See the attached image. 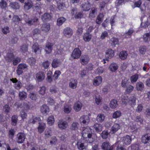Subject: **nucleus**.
<instances>
[{
	"instance_id": "38",
	"label": "nucleus",
	"mask_w": 150,
	"mask_h": 150,
	"mask_svg": "<svg viewBox=\"0 0 150 150\" xmlns=\"http://www.w3.org/2000/svg\"><path fill=\"white\" fill-rule=\"evenodd\" d=\"M66 21V19L63 17L58 18L57 20V25L58 26L61 25Z\"/></svg>"
},
{
	"instance_id": "8",
	"label": "nucleus",
	"mask_w": 150,
	"mask_h": 150,
	"mask_svg": "<svg viewBox=\"0 0 150 150\" xmlns=\"http://www.w3.org/2000/svg\"><path fill=\"white\" fill-rule=\"evenodd\" d=\"M36 78L38 82H41L45 79V74L44 72L40 71L38 72L36 75Z\"/></svg>"
},
{
	"instance_id": "12",
	"label": "nucleus",
	"mask_w": 150,
	"mask_h": 150,
	"mask_svg": "<svg viewBox=\"0 0 150 150\" xmlns=\"http://www.w3.org/2000/svg\"><path fill=\"white\" fill-rule=\"evenodd\" d=\"M53 44L50 42L47 43L45 48V51L46 54H50L52 52L53 50Z\"/></svg>"
},
{
	"instance_id": "1",
	"label": "nucleus",
	"mask_w": 150,
	"mask_h": 150,
	"mask_svg": "<svg viewBox=\"0 0 150 150\" xmlns=\"http://www.w3.org/2000/svg\"><path fill=\"white\" fill-rule=\"evenodd\" d=\"M93 130L90 127H87L82 131V136L87 143H92L94 139L93 137Z\"/></svg>"
},
{
	"instance_id": "25",
	"label": "nucleus",
	"mask_w": 150,
	"mask_h": 150,
	"mask_svg": "<svg viewBox=\"0 0 150 150\" xmlns=\"http://www.w3.org/2000/svg\"><path fill=\"white\" fill-rule=\"evenodd\" d=\"M92 37L91 34L88 33H85L83 36V39L85 42H89L91 40Z\"/></svg>"
},
{
	"instance_id": "32",
	"label": "nucleus",
	"mask_w": 150,
	"mask_h": 150,
	"mask_svg": "<svg viewBox=\"0 0 150 150\" xmlns=\"http://www.w3.org/2000/svg\"><path fill=\"white\" fill-rule=\"evenodd\" d=\"M8 146H9L8 144H6L5 142L4 141H0V150H7V147Z\"/></svg>"
},
{
	"instance_id": "64",
	"label": "nucleus",
	"mask_w": 150,
	"mask_h": 150,
	"mask_svg": "<svg viewBox=\"0 0 150 150\" xmlns=\"http://www.w3.org/2000/svg\"><path fill=\"white\" fill-rule=\"evenodd\" d=\"M109 135V133L107 131H103L101 133V136L103 139H106Z\"/></svg>"
},
{
	"instance_id": "42",
	"label": "nucleus",
	"mask_w": 150,
	"mask_h": 150,
	"mask_svg": "<svg viewBox=\"0 0 150 150\" xmlns=\"http://www.w3.org/2000/svg\"><path fill=\"white\" fill-rule=\"evenodd\" d=\"M74 83L72 82H70L69 83V87L72 89H74L76 88L78 84V81L76 79H74Z\"/></svg>"
},
{
	"instance_id": "21",
	"label": "nucleus",
	"mask_w": 150,
	"mask_h": 150,
	"mask_svg": "<svg viewBox=\"0 0 150 150\" xmlns=\"http://www.w3.org/2000/svg\"><path fill=\"white\" fill-rule=\"evenodd\" d=\"M50 25L49 23H44L41 28V30L45 32H48L50 29Z\"/></svg>"
},
{
	"instance_id": "33",
	"label": "nucleus",
	"mask_w": 150,
	"mask_h": 150,
	"mask_svg": "<svg viewBox=\"0 0 150 150\" xmlns=\"http://www.w3.org/2000/svg\"><path fill=\"white\" fill-rule=\"evenodd\" d=\"M118 68L117 64L114 62L111 63L109 67V69L110 71L112 72H115Z\"/></svg>"
},
{
	"instance_id": "6",
	"label": "nucleus",
	"mask_w": 150,
	"mask_h": 150,
	"mask_svg": "<svg viewBox=\"0 0 150 150\" xmlns=\"http://www.w3.org/2000/svg\"><path fill=\"white\" fill-rule=\"evenodd\" d=\"M26 23L28 25H37L39 23V19L37 17H34L30 20L25 21Z\"/></svg>"
},
{
	"instance_id": "58",
	"label": "nucleus",
	"mask_w": 150,
	"mask_h": 150,
	"mask_svg": "<svg viewBox=\"0 0 150 150\" xmlns=\"http://www.w3.org/2000/svg\"><path fill=\"white\" fill-rule=\"evenodd\" d=\"M27 61L31 66H33L35 64L36 60L35 58L33 57H31L28 59Z\"/></svg>"
},
{
	"instance_id": "46",
	"label": "nucleus",
	"mask_w": 150,
	"mask_h": 150,
	"mask_svg": "<svg viewBox=\"0 0 150 150\" xmlns=\"http://www.w3.org/2000/svg\"><path fill=\"white\" fill-rule=\"evenodd\" d=\"M139 78V75L137 74H136L131 76L130 77L131 82L132 83L136 82Z\"/></svg>"
},
{
	"instance_id": "47",
	"label": "nucleus",
	"mask_w": 150,
	"mask_h": 150,
	"mask_svg": "<svg viewBox=\"0 0 150 150\" xmlns=\"http://www.w3.org/2000/svg\"><path fill=\"white\" fill-rule=\"evenodd\" d=\"M47 123L50 126L52 125L54 122V117L52 116H50L47 118Z\"/></svg>"
},
{
	"instance_id": "4",
	"label": "nucleus",
	"mask_w": 150,
	"mask_h": 150,
	"mask_svg": "<svg viewBox=\"0 0 150 150\" xmlns=\"http://www.w3.org/2000/svg\"><path fill=\"white\" fill-rule=\"evenodd\" d=\"M81 52L79 48H75L71 54V57L74 59H78L80 58Z\"/></svg>"
},
{
	"instance_id": "10",
	"label": "nucleus",
	"mask_w": 150,
	"mask_h": 150,
	"mask_svg": "<svg viewBox=\"0 0 150 150\" xmlns=\"http://www.w3.org/2000/svg\"><path fill=\"white\" fill-rule=\"evenodd\" d=\"M106 60L109 61V59H111L114 55V51L111 49L107 50L105 52Z\"/></svg>"
},
{
	"instance_id": "18",
	"label": "nucleus",
	"mask_w": 150,
	"mask_h": 150,
	"mask_svg": "<svg viewBox=\"0 0 150 150\" xmlns=\"http://www.w3.org/2000/svg\"><path fill=\"white\" fill-rule=\"evenodd\" d=\"M102 149L104 150H113V147L110 146V143L108 142H105L103 143L101 145Z\"/></svg>"
},
{
	"instance_id": "30",
	"label": "nucleus",
	"mask_w": 150,
	"mask_h": 150,
	"mask_svg": "<svg viewBox=\"0 0 150 150\" xmlns=\"http://www.w3.org/2000/svg\"><path fill=\"white\" fill-rule=\"evenodd\" d=\"M89 60V59L88 56L86 55H84L81 59V62L83 65H85L88 63Z\"/></svg>"
},
{
	"instance_id": "53",
	"label": "nucleus",
	"mask_w": 150,
	"mask_h": 150,
	"mask_svg": "<svg viewBox=\"0 0 150 150\" xmlns=\"http://www.w3.org/2000/svg\"><path fill=\"white\" fill-rule=\"evenodd\" d=\"M143 39L145 42L150 41V33L144 34L143 35Z\"/></svg>"
},
{
	"instance_id": "15",
	"label": "nucleus",
	"mask_w": 150,
	"mask_h": 150,
	"mask_svg": "<svg viewBox=\"0 0 150 150\" xmlns=\"http://www.w3.org/2000/svg\"><path fill=\"white\" fill-rule=\"evenodd\" d=\"M58 126L59 128L61 129H65L68 126V123L65 121L60 120L58 122Z\"/></svg>"
},
{
	"instance_id": "50",
	"label": "nucleus",
	"mask_w": 150,
	"mask_h": 150,
	"mask_svg": "<svg viewBox=\"0 0 150 150\" xmlns=\"http://www.w3.org/2000/svg\"><path fill=\"white\" fill-rule=\"evenodd\" d=\"M45 123L40 124L38 128L39 132L42 133L45 130Z\"/></svg>"
},
{
	"instance_id": "40",
	"label": "nucleus",
	"mask_w": 150,
	"mask_h": 150,
	"mask_svg": "<svg viewBox=\"0 0 150 150\" xmlns=\"http://www.w3.org/2000/svg\"><path fill=\"white\" fill-rule=\"evenodd\" d=\"M52 72L50 71H49L47 74V77L46 80L49 83H51L53 81V78H52Z\"/></svg>"
},
{
	"instance_id": "16",
	"label": "nucleus",
	"mask_w": 150,
	"mask_h": 150,
	"mask_svg": "<svg viewBox=\"0 0 150 150\" xmlns=\"http://www.w3.org/2000/svg\"><path fill=\"white\" fill-rule=\"evenodd\" d=\"M142 142L146 144L150 141V134L146 133L142 135L141 138Z\"/></svg>"
},
{
	"instance_id": "11",
	"label": "nucleus",
	"mask_w": 150,
	"mask_h": 150,
	"mask_svg": "<svg viewBox=\"0 0 150 150\" xmlns=\"http://www.w3.org/2000/svg\"><path fill=\"white\" fill-rule=\"evenodd\" d=\"M72 30L70 27H67L64 28L63 31V33L64 35L67 37L70 38L73 34Z\"/></svg>"
},
{
	"instance_id": "29",
	"label": "nucleus",
	"mask_w": 150,
	"mask_h": 150,
	"mask_svg": "<svg viewBox=\"0 0 150 150\" xmlns=\"http://www.w3.org/2000/svg\"><path fill=\"white\" fill-rule=\"evenodd\" d=\"M41 111L43 114H47L49 112V108L46 105H43L41 108Z\"/></svg>"
},
{
	"instance_id": "57",
	"label": "nucleus",
	"mask_w": 150,
	"mask_h": 150,
	"mask_svg": "<svg viewBox=\"0 0 150 150\" xmlns=\"http://www.w3.org/2000/svg\"><path fill=\"white\" fill-rule=\"evenodd\" d=\"M83 15V13L82 12H76L74 18L76 19H81L82 18Z\"/></svg>"
},
{
	"instance_id": "7",
	"label": "nucleus",
	"mask_w": 150,
	"mask_h": 150,
	"mask_svg": "<svg viewBox=\"0 0 150 150\" xmlns=\"http://www.w3.org/2000/svg\"><path fill=\"white\" fill-rule=\"evenodd\" d=\"M79 122L81 124L86 125L88 124L90 122V119L87 115H83L79 118Z\"/></svg>"
},
{
	"instance_id": "24",
	"label": "nucleus",
	"mask_w": 150,
	"mask_h": 150,
	"mask_svg": "<svg viewBox=\"0 0 150 150\" xmlns=\"http://www.w3.org/2000/svg\"><path fill=\"white\" fill-rule=\"evenodd\" d=\"M128 54L127 52L125 50L121 51L119 54V58L122 60L125 59L127 57Z\"/></svg>"
},
{
	"instance_id": "49",
	"label": "nucleus",
	"mask_w": 150,
	"mask_h": 150,
	"mask_svg": "<svg viewBox=\"0 0 150 150\" xmlns=\"http://www.w3.org/2000/svg\"><path fill=\"white\" fill-rule=\"evenodd\" d=\"M105 119V116L103 114H99L96 117V120L98 122H102Z\"/></svg>"
},
{
	"instance_id": "22",
	"label": "nucleus",
	"mask_w": 150,
	"mask_h": 150,
	"mask_svg": "<svg viewBox=\"0 0 150 150\" xmlns=\"http://www.w3.org/2000/svg\"><path fill=\"white\" fill-rule=\"evenodd\" d=\"M51 17L50 15L47 13H45L42 16L41 19L43 22H47L49 21L51 19Z\"/></svg>"
},
{
	"instance_id": "39",
	"label": "nucleus",
	"mask_w": 150,
	"mask_h": 150,
	"mask_svg": "<svg viewBox=\"0 0 150 150\" xmlns=\"http://www.w3.org/2000/svg\"><path fill=\"white\" fill-rule=\"evenodd\" d=\"M21 19L20 18L18 15H14L13 16L12 21L15 24L18 25L21 21Z\"/></svg>"
},
{
	"instance_id": "55",
	"label": "nucleus",
	"mask_w": 150,
	"mask_h": 150,
	"mask_svg": "<svg viewBox=\"0 0 150 150\" xmlns=\"http://www.w3.org/2000/svg\"><path fill=\"white\" fill-rule=\"evenodd\" d=\"M76 145L78 148L79 150H83L85 148V146H84V143H81L79 141L77 142Z\"/></svg>"
},
{
	"instance_id": "27",
	"label": "nucleus",
	"mask_w": 150,
	"mask_h": 150,
	"mask_svg": "<svg viewBox=\"0 0 150 150\" xmlns=\"http://www.w3.org/2000/svg\"><path fill=\"white\" fill-rule=\"evenodd\" d=\"M118 105L117 100L114 99L111 100L109 104L110 107L112 109H114L116 108Z\"/></svg>"
},
{
	"instance_id": "44",
	"label": "nucleus",
	"mask_w": 150,
	"mask_h": 150,
	"mask_svg": "<svg viewBox=\"0 0 150 150\" xmlns=\"http://www.w3.org/2000/svg\"><path fill=\"white\" fill-rule=\"evenodd\" d=\"M110 43L112 46H115L118 44L119 40L117 38L113 37L110 40Z\"/></svg>"
},
{
	"instance_id": "43",
	"label": "nucleus",
	"mask_w": 150,
	"mask_h": 150,
	"mask_svg": "<svg viewBox=\"0 0 150 150\" xmlns=\"http://www.w3.org/2000/svg\"><path fill=\"white\" fill-rule=\"evenodd\" d=\"M18 116L16 115L12 116L11 118V124L12 125L16 126V125L18 120Z\"/></svg>"
},
{
	"instance_id": "9",
	"label": "nucleus",
	"mask_w": 150,
	"mask_h": 150,
	"mask_svg": "<svg viewBox=\"0 0 150 150\" xmlns=\"http://www.w3.org/2000/svg\"><path fill=\"white\" fill-rule=\"evenodd\" d=\"M121 140L123 144L128 145L131 143L132 139L130 136L127 135L122 137Z\"/></svg>"
},
{
	"instance_id": "5",
	"label": "nucleus",
	"mask_w": 150,
	"mask_h": 150,
	"mask_svg": "<svg viewBox=\"0 0 150 150\" xmlns=\"http://www.w3.org/2000/svg\"><path fill=\"white\" fill-rule=\"evenodd\" d=\"M10 81L14 83V87L17 90H20L22 87V85L21 82L18 80L16 78H13L10 79Z\"/></svg>"
},
{
	"instance_id": "28",
	"label": "nucleus",
	"mask_w": 150,
	"mask_h": 150,
	"mask_svg": "<svg viewBox=\"0 0 150 150\" xmlns=\"http://www.w3.org/2000/svg\"><path fill=\"white\" fill-rule=\"evenodd\" d=\"M82 107V103L79 102L75 103L74 105V109L76 112L79 111L81 109Z\"/></svg>"
},
{
	"instance_id": "48",
	"label": "nucleus",
	"mask_w": 150,
	"mask_h": 150,
	"mask_svg": "<svg viewBox=\"0 0 150 150\" xmlns=\"http://www.w3.org/2000/svg\"><path fill=\"white\" fill-rule=\"evenodd\" d=\"M52 132L51 130L48 129H46L45 132V138L50 137L52 135Z\"/></svg>"
},
{
	"instance_id": "41",
	"label": "nucleus",
	"mask_w": 150,
	"mask_h": 150,
	"mask_svg": "<svg viewBox=\"0 0 150 150\" xmlns=\"http://www.w3.org/2000/svg\"><path fill=\"white\" fill-rule=\"evenodd\" d=\"M21 60V58L18 57L17 56L14 57L12 60V64L14 66H16L19 63Z\"/></svg>"
},
{
	"instance_id": "51",
	"label": "nucleus",
	"mask_w": 150,
	"mask_h": 150,
	"mask_svg": "<svg viewBox=\"0 0 150 150\" xmlns=\"http://www.w3.org/2000/svg\"><path fill=\"white\" fill-rule=\"evenodd\" d=\"M93 127L97 132H100L102 130V127L99 124L96 123L93 125Z\"/></svg>"
},
{
	"instance_id": "3",
	"label": "nucleus",
	"mask_w": 150,
	"mask_h": 150,
	"mask_svg": "<svg viewBox=\"0 0 150 150\" xmlns=\"http://www.w3.org/2000/svg\"><path fill=\"white\" fill-rule=\"evenodd\" d=\"M28 66L26 63H21L19 64L16 70V73L18 76L22 74L23 73V70L28 69Z\"/></svg>"
},
{
	"instance_id": "2",
	"label": "nucleus",
	"mask_w": 150,
	"mask_h": 150,
	"mask_svg": "<svg viewBox=\"0 0 150 150\" xmlns=\"http://www.w3.org/2000/svg\"><path fill=\"white\" fill-rule=\"evenodd\" d=\"M14 50L12 49H9L7 51L4 58L6 61L8 62H12V60L15 56L14 54Z\"/></svg>"
},
{
	"instance_id": "45",
	"label": "nucleus",
	"mask_w": 150,
	"mask_h": 150,
	"mask_svg": "<svg viewBox=\"0 0 150 150\" xmlns=\"http://www.w3.org/2000/svg\"><path fill=\"white\" fill-rule=\"evenodd\" d=\"M136 98L135 96H131L129 99L128 102L130 105H135L136 104Z\"/></svg>"
},
{
	"instance_id": "54",
	"label": "nucleus",
	"mask_w": 150,
	"mask_h": 150,
	"mask_svg": "<svg viewBox=\"0 0 150 150\" xmlns=\"http://www.w3.org/2000/svg\"><path fill=\"white\" fill-rule=\"evenodd\" d=\"M10 6L11 8L13 9H18L20 7L19 4L16 2L11 3Z\"/></svg>"
},
{
	"instance_id": "37",
	"label": "nucleus",
	"mask_w": 150,
	"mask_h": 150,
	"mask_svg": "<svg viewBox=\"0 0 150 150\" xmlns=\"http://www.w3.org/2000/svg\"><path fill=\"white\" fill-rule=\"evenodd\" d=\"M39 46L37 43H35L32 46V51L36 54L38 51L40 52Z\"/></svg>"
},
{
	"instance_id": "19",
	"label": "nucleus",
	"mask_w": 150,
	"mask_h": 150,
	"mask_svg": "<svg viewBox=\"0 0 150 150\" xmlns=\"http://www.w3.org/2000/svg\"><path fill=\"white\" fill-rule=\"evenodd\" d=\"M40 120V117L32 115L31 117L29 118L28 120V123L29 124H34Z\"/></svg>"
},
{
	"instance_id": "17",
	"label": "nucleus",
	"mask_w": 150,
	"mask_h": 150,
	"mask_svg": "<svg viewBox=\"0 0 150 150\" xmlns=\"http://www.w3.org/2000/svg\"><path fill=\"white\" fill-rule=\"evenodd\" d=\"M103 79L101 76H98L96 77L94 79L93 83L95 86H99L102 82Z\"/></svg>"
},
{
	"instance_id": "61",
	"label": "nucleus",
	"mask_w": 150,
	"mask_h": 150,
	"mask_svg": "<svg viewBox=\"0 0 150 150\" xmlns=\"http://www.w3.org/2000/svg\"><path fill=\"white\" fill-rule=\"evenodd\" d=\"M122 103L124 104L127 105L128 102V97L127 96H122Z\"/></svg>"
},
{
	"instance_id": "63",
	"label": "nucleus",
	"mask_w": 150,
	"mask_h": 150,
	"mask_svg": "<svg viewBox=\"0 0 150 150\" xmlns=\"http://www.w3.org/2000/svg\"><path fill=\"white\" fill-rule=\"evenodd\" d=\"M79 124L77 122H74L71 125V129L72 130H77L78 129V125Z\"/></svg>"
},
{
	"instance_id": "60",
	"label": "nucleus",
	"mask_w": 150,
	"mask_h": 150,
	"mask_svg": "<svg viewBox=\"0 0 150 150\" xmlns=\"http://www.w3.org/2000/svg\"><path fill=\"white\" fill-rule=\"evenodd\" d=\"M10 110V108L8 105H5L4 106L3 110L6 114H8Z\"/></svg>"
},
{
	"instance_id": "35",
	"label": "nucleus",
	"mask_w": 150,
	"mask_h": 150,
	"mask_svg": "<svg viewBox=\"0 0 150 150\" xmlns=\"http://www.w3.org/2000/svg\"><path fill=\"white\" fill-rule=\"evenodd\" d=\"M18 96L20 100H23L27 98V93L24 91H20L19 92Z\"/></svg>"
},
{
	"instance_id": "52",
	"label": "nucleus",
	"mask_w": 150,
	"mask_h": 150,
	"mask_svg": "<svg viewBox=\"0 0 150 150\" xmlns=\"http://www.w3.org/2000/svg\"><path fill=\"white\" fill-rule=\"evenodd\" d=\"M61 74V72L59 70L55 71L54 72L53 75L52 76V78L54 81L57 80L60 75Z\"/></svg>"
},
{
	"instance_id": "36",
	"label": "nucleus",
	"mask_w": 150,
	"mask_h": 150,
	"mask_svg": "<svg viewBox=\"0 0 150 150\" xmlns=\"http://www.w3.org/2000/svg\"><path fill=\"white\" fill-rule=\"evenodd\" d=\"M59 60L55 58L53 59L52 63V67L56 68L58 67L60 64Z\"/></svg>"
},
{
	"instance_id": "20",
	"label": "nucleus",
	"mask_w": 150,
	"mask_h": 150,
	"mask_svg": "<svg viewBox=\"0 0 150 150\" xmlns=\"http://www.w3.org/2000/svg\"><path fill=\"white\" fill-rule=\"evenodd\" d=\"M97 8L95 7L92 8L89 14V17L91 18L95 17L97 15Z\"/></svg>"
},
{
	"instance_id": "62",
	"label": "nucleus",
	"mask_w": 150,
	"mask_h": 150,
	"mask_svg": "<svg viewBox=\"0 0 150 150\" xmlns=\"http://www.w3.org/2000/svg\"><path fill=\"white\" fill-rule=\"evenodd\" d=\"M140 145L139 143H135L131 145V150H139Z\"/></svg>"
},
{
	"instance_id": "31",
	"label": "nucleus",
	"mask_w": 150,
	"mask_h": 150,
	"mask_svg": "<svg viewBox=\"0 0 150 150\" xmlns=\"http://www.w3.org/2000/svg\"><path fill=\"white\" fill-rule=\"evenodd\" d=\"M144 83L141 82H137L136 84V88L137 90L138 91H142L144 88Z\"/></svg>"
},
{
	"instance_id": "59",
	"label": "nucleus",
	"mask_w": 150,
	"mask_h": 150,
	"mask_svg": "<svg viewBox=\"0 0 150 150\" xmlns=\"http://www.w3.org/2000/svg\"><path fill=\"white\" fill-rule=\"evenodd\" d=\"M15 131L14 129H11L9 130L8 132V137L11 139H13L14 137Z\"/></svg>"
},
{
	"instance_id": "26",
	"label": "nucleus",
	"mask_w": 150,
	"mask_h": 150,
	"mask_svg": "<svg viewBox=\"0 0 150 150\" xmlns=\"http://www.w3.org/2000/svg\"><path fill=\"white\" fill-rule=\"evenodd\" d=\"M33 5V3L32 1L28 0L27 2H25V3L24 9L26 10H28L32 7Z\"/></svg>"
},
{
	"instance_id": "14",
	"label": "nucleus",
	"mask_w": 150,
	"mask_h": 150,
	"mask_svg": "<svg viewBox=\"0 0 150 150\" xmlns=\"http://www.w3.org/2000/svg\"><path fill=\"white\" fill-rule=\"evenodd\" d=\"M18 139L17 142L18 143H23L25 138V134L22 132H19L17 135Z\"/></svg>"
},
{
	"instance_id": "34",
	"label": "nucleus",
	"mask_w": 150,
	"mask_h": 150,
	"mask_svg": "<svg viewBox=\"0 0 150 150\" xmlns=\"http://www.w3.org/2000/svg\"><path fill=\"white\" fill-rule=\"evenodd\" d=\"M28 47L27 44H24L20 46V51L23 53H26L28 51Z\"/></svg>"
},
{
	"instance_id": "56",
	"label": "nucleus",
	"mask_w": 150,
	"mask_h": 150,
	"mask_svg": "<svg viewBox=\"0 0 150 150\" xmlns=\"http://www.w3.org/2000/svg\"><path fill=\"white\" fill-rule=\"evenodd\" d=\"M122 113L120 110H117L114 112L112 115V117L113 118L116 119L120 117Z\"/></svg>"
},
{
	"instance_id": "23",
	"label": "nucleus",
	"mask_w": 150,
	"mask_h": 150,
	"mask_svg": "<svg viewBox=\"0 0 150 150\" xmlns=\"http://www.w3.org/2000/svg\"><path fill=\"white\" fill-rule=\"evenodd\" d=\"M90 8L91 6L89 3L84 2L81 5V8L83 11H88L90 10Z\"/></svg>"
},
{
	"instance_id": "13",
	"label": "nucleus",
	"mask_w": 150,
	"mask_h": 150,
	"mask_svg": "<svg viewBox=\"0 0 150 150\" xmlns=\"http://www.w3.org/2000/svg\"><path fill=\"white\" fill-rule=\"evenodd\" d=\"M120 128V126L119 124L115 123L113 124L110 129V133L112 134H115Z\"/></svg>"
}]
</instances>
